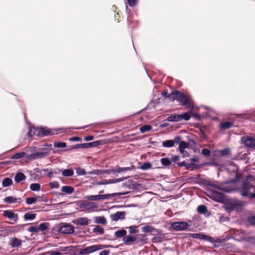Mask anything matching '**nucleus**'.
Here are the masks:
<instances>
[{"label": "nucleus", "instance_id": "1", "mask_svg": "<svg viewBox=\"0 0 255 255\" xmlns=\"http://www.w3.org/2000/svg\"><path fill=\"white\" fill-rule=\"evenodd\" d=\"M169 98L172 100H176L182 105H185L190 110L194 109L193 102L190 96L188 95L184 94L179 91L173 92L169 95Z\"/></svg>", "mask_w": 255, "mask_h": 255}, {"label": "nucleus", "instance_id": "2", "mask_svg": "<svg viewBox=\"0 0 255 255\" xmlns=\"http://www.w3.org/2000/svg\"><path fill=\"white\" fill-rule=\"evenodd\" d=\"M25 150L26 152H31V154L27 155V159L30 161L43 158L49 153V149L45 147L37 148L35 146H31L26 148Z\"/></svg>", "mask_w": 255, "mask_h": 255}, {"label": "nucleus", "instance_id": "3", "mask_svg": "<svg viewBox=\"0 0 255 255\" xmlns=\"http://www.w3.org/2000/svg\"><path fill=\"white\" fill-rule=\"evenodd\" d=\"M210 186L226 192H231L238 189V183L234 180L226 182L222 185L210 183Z\"/></svg>", "mask_w": 255, "mask_h": 255}, {"label": "nucleus", "instance_id": "4", "mask_svg": "<svg viewBox=\"0 0 255 255\" xmlns=\"http://www.w3.org/2000/svg\"><path fill=\"white\" fill-rule=\"evenodd\" d=\"M241 195L251 199L255 198V185L248 182H244L240 189Z\"/></svg>", "mask_w": 255, "mask_h": 255}, {"label": "nucleus", "instance_id": "5", "mask_svg": "<svg viewBox=\"0 0 255 255\" xmlns=\"http://www.w3.org/2000/svg\"><path fill=\"white\" fill-rule=\"evenodd\" d=\"M127 193V192H119L113 193L111 194L90 195L87 196L86 198L90 201H98L105 200L109 196L115 197L117 196H121L126 195Z\"/></svg>", "mask_w": 255, "mask_h": 255}, {"label": "nucleus", "instance_id": "6", "mask_svg": "<svg viewBox=\"0 0 255 255\" xmlns=\"http://www.w3.org/2000/svg\"><path fill=\"white\" fill-rule=\"evenodd\" d=\"M80 207L85 211L95 212L98 211V206L95 202L84 201L80 203Z\"/></svg>", "mask_w": 255, "mask_h": 255}, {"label": "nucleus", "instance_id": "7", "mask_svg": "<svg viewBox=\"0 0 255 255\" xmlns=\"http://www.w3.org/2000/svg\"><path fill=\"white\" fill-rule=\"evenodd\" d=\"M105 245H96L88 247L86 248L81 250L79 252L80 255H85L93 253L95 251H99L106 248Z\"/></svg>", "mask_w": 255, "mask_h": 255}, {"label": "nucleus", "instance_id": "8", "mask_svg": "<svg viewBox=\"0 0 255 255\" xmlns=\"http://www.w3.org/2000/svg\"><path fill=\"white\" fill-rule=\"evenodd\" d=\"M171 227L175 230L182 231L186 230L188 228L189 225L185 222H176L173 223Z\"/></svg>", "mask_w": 255, "mask_h": 255}, {"label": "nucleus", "instance_id": "9", "mask_svg": "<svg viewBox=\"0 0 255 255\" xmlns=\"http://www.w3.org/2000/svg\"><path fill=\"white\" fill-rule=\"evenodd\" d=\"M3 217L7 218L8 219L13 221L14 222H17L18 220V215L14 213L11 210H5L3 212Z\"/></svg>", "mask_w": 255, "mask_h": 255}, {"label": "nucleus", "instance_id": "10", "mask_svg": "<svg viewBox=\"0 0 255 255\" xmlns=\"http://www.w3.org/2000/svg\"><path fill=\"white\" fill-rule=\"evenodd\" d=\"M242 140L244 142L245 144L248 147H255V138L252 137H243Z\"/></svg>", "mask_w": 255, "mask_h": 255}, {"label": "nucleus", "instance_id": "11", "mask_svg": "<svg viewBox=\"0 0 255 255\" xmlns=\"http://www.w3.org/2000/svg\"><path fill=\"white\" fill-rule=\"evenodd\" d=\"M40 136H44L55 134V129L40 128Z\"/></svg>", "mask_w": 255, "mask_h": 255}, {"label": "nucleus", "instance_id": "12", "mask_svg": "<svg viewBox=\"0 0 255 255\" xmlns=\"http://www.w3.org/2000/svg\"><path fill=\"white\" fill-rule=\"evenodd\" d=\"M40 128H31L27 133L29 137H33L34 135L40 136Z\"/></svg>", "mask_w": 255, "mask_h": 255}, {"label": "nucleus", "instance_id": "13", "mask_svg": "<svg viewBox=\"0 0 255 255\" xmlns=\"http://www.w3.org/2000/svg\"><path fill=\"white\" fill-rule=\"evenodd\" d=\"M4 202L7 204H13L16 202H20L21 198H16L12 196H7L3 199Z\"/></svg>", "mask_w": 255, "mask_h": 255}, {"label": "nucleus", "instance_id": "14", "mask_svg": "<svg viewBox=\"0 0 255 255\" xmlns=\"http://www.w3.org/2000/svg\"><path fill=\"white\" fill-rule=\"evenodd\" d=\"M9 245L12 248H17L21 246V241L16 237H13L10 239Z\"/></svg>", "mask_w": 255, "mask_h": 255}, {"label": "nucleus", "instance_id": "15", "mask_svg": "<svg viewBox=\"0 0 255 255\" xmlns=\"http://www.w3.org/2000/svg\"><path fill=\"white\" fill-rule=\"evenodd\" d=\"M233 125L234 122H223L220 123L219 127L222 130H226L231 128Z\"/></svg>", "mask_w": 255, "mask_h": 255}, {"label": "nucleus", "instance_id": "16", "mask_svg": "<svg viewBox=\"0 0 255 255\" xmlns=\"http://www.w3.org/2000/svg\"><path fill=\"white\" fill-rule=\"evenodd\" d=\"M136 240V238L135 237L128 235L124 237L123 241L125 244L129 245L131 243L135 242Z\"/></svg>", "mask_w": 255, "mask_h": 255}, {"label": "nucleus", "instance_id": "17", "mask_svg": "<svg viewBox=\"0 0 255 255\" xmlns=\"http://www.w3.org/2000/svg\"><path fill=\"white\" fill-rule=\"evenodd\" d=\"M94 220V222L97 224L104 225L107 224V220L104 216H95Z\"/></svg>", "mask_w": 255, "mask_h": 255}, {"label": "nucleus", "instance_id": "18", "mask_svg": "<svg viewBox=\"0 0 255 255\" xmlns=\"http://www.w3.org/2000/svg\"><path fill=\"white\" fill-rule=\"evenodd\" d=\"M26 178L25 175L22 172H18L16 174L14 177V181L16 183H19L20 182L24 180Z\"/></svg>", "mask_w": 255, "mask_h": 255}, {"label": "nucleus", "instance_id": "19", "mask_svg": "<svg viewBox=\"0 0 255 255\" xmlns=\"http://www.w3.org/2000/svg\"><path fill=\"white\" fill-rule=\"evenodd\" d=\"M181 115H174L169 116L167 118V120L169 122H179L181 121Z\"/></svg>", "mask_w": 255, "mask_h": 255}, {"label": "nucleus", "instance_id": "20", "mask_svg": "<svg viewBox=\"0 0 255 255\" xmlns=\"http://www.w3.org/2000/svg\"><path fill=\"white\" fill-rule=\"evenodd\" d=\"M90 220L86 217H81L77 220L78 224L82 226L88 225L90 223Z\"/></svg>", "mask_w": 255, "mask_h": 255}, {"label": "nucleus", "instance_id": "21", "mask_svg": "<svg viewBox=\"0 0 255 255\" xmlns=\"http://www.w3.org/2000/svg\"><path fill=\"white\" fill-rule=\"evenodd\" d=\"M27 155H28L26 152H18L14 155H13L11 157V159H17L21 158L23 157H26L27 158Z\"/></svg>", "mask_w": 255, "mask_h": 255}, {"label": "nucleus", "instance_id": "22", "mask_svg": "<svg viewBox=\"0 0 255 255\" xmlns=\"http://www.w3.org/2000/svg\"><path fill=\"white\" fill-rule=\"evenodd\" d=\"M189 146V143L186 142L184 141H181L180 142L179 147H178L179 152H183V150H184L185 148H188Z\"/></svg>", "mask_w": 255, "mask_h": 255}, {"label": "nucleus", "instance_id": "23", "mask_svg": "<svg viewBox=\"0 0 255 255\" xmlns=\"http://www.w3.org/2000/svg\"><path fill=\"white\" fill-rule=\"evenodd\" d=\"M125 215V212H117L112 215V219L115 221H118L119 219L124 218Z\"/></svg>", "mask_w": 255, "mask_h": 255}, {"label": "nucleus", "instance_id": "24", "mask_svg": "<svg viewBox=\"0 0 255 255\" xmlns=\"http://www.w3.org/2000/svg\"><path fill=\"white\" fill-rule=\"evenodd\" d=\"M12 184V180L10 178H4L2 181V185L3 187H8Z\"/></svg>", "mask_w": 255, "mask_h": 255}, {"label": "nucleus", "instance_id": "25", "mask_svg": "<svg viewBox=\"0 0 255 255\" xmlns=\"http://www.w3.org/2000/svg\"><path fill=\"white\" fill-rule=\"evenodd\" d=\"M132 169V167H118L114 169H113V172L115 173H120L122 172H126L128 170H130Z\"/></svg>", "mask_w": 255, "mask_h": 255}, {"label": "nucleus", "instance_id": "26", "mask_svg": "<svg viewBox=\"0 0 255 255\" xmlns=\"http://www.w3.org/2000/svg\"><path fill=\"white\" fill-rule=\"evenodd\" d=\"M74 232V228L73 226L67 224H65V234H71Z\"/></svg>", "mask_w": 255, "mask_h": 255}, {"label": "nucleus", "instance_id": "27", "mask_svg": "<svg viewBox=\"0 0 255 255\" xmlns=\"http://www.w3.org/2000/svg\"><path fill=\"white\" fill-rule=\"evenodd\" d=\"M127 234V231L124 229L117 231L115 232V235L117 238H120L121 237H125Z\"/></svg>", "mask_w": 255, "mask_h": 255}, {"label": "nucleus", "instance_id": "28", "mask_svg": "<svg viewBox=\"0 0 255 255\" xmlns=\"http://www.w3.org/2000/svg\"><path fill=\"white\" fill-rule=\"evenodd\" d=\"M88 144H86V143H80V144H77L75 145H73L70 147L69 148H68L66 149V150L68 149H75V148H87V145Z\"/></svg>", "mask_w": 255, "mask_h": 255}, {"label": "nucleus", "instance_id": "29", "mask_svg": "<svg viewBox=\"0 0 255 255\" xmlns=\"http://www.w3.org/2000/svg\"><path fill=\"white\" fill-rule=\"evenodd\" d=\"M93 232L95 233H97L100 235H102L104 234V230L101 226L99 225H96L95 226V228L93 229Z\"/></svg>", "mask_w": 255, "mask_h": 255}, {"label": "nucleus", "instance_id": "30", "mask_svg": "<svg viewBox=\"0 0 255 255\" xmlns=\"http://www.w3.org/2000/svg\"><path fill=\"white\" fill-rule=\"evenodd\" d=\"M49 226V223H42L39 224V226L38 227V231H45Z\"/></svg>", "mask_w": 255, "mask_h": 255}, {"label": "nucleus", "instance_id": "31", "mask_svg": "<svg viewBox=\"0 0 255 255\" xmlns=\"http://www.w3.org/2000/svg\"><path fill=\"white\" fill-rule=\"evenodd\" d=\"M162 145L165 147H173L174 144L172 140H167L162 142Z\"/></svg>", "mask_w": 255, "mask_h": 255}, {"label": "nucleus", "instance_id": "32", "mask_svg": "<svg viewBox=\"0 0 255 255\" xmlns=\"http://www.w3.org/2000/svg\"><path fill=\"white\" fill-rule=\"evenodd\" d=\"M30 189L33 191H38L40 189V185L38 183H32L30 185Z\"/></svg>", "mask_w": 255, "mask_h": 255}, {"label": "nucleus", "instance_id": "33", "mask_svg": "<svg viewBox=\"0 0 255 255\" xmlns=\"http://www.w3.org/2000/svg\"><path fill=\"white\" fill-rule=\"evenodd\" d=\"M151 128V126L146 125L141 127L139 130L141 133H144L150 130Z\"/></svg>", "mask_w": 255, "mask_h": 255}, {"label": "nucleus", "instance_id": "34", "mask_svg": "<svg viewBox=\"0 0 255 255\" xmlns=\"http://www.w3.org/2000/svg\"><path fill=\"white\" fill-rule=\"evenodd\" d=\"M141 229H142V231L143 232L148 233L152 232L153 231V230H154V228L150 226L147 225L144 227H143L141 228Z\"/></svg>", "mask_w": 255, "mask_h": 255}, {"label": "nucleus", "instance_id": "35", "mask_svg": "<svg viewBox=\"0 0 255 255\" xmlns=\"http://www.w3.org/2000/svg\"><path fill=\"white\" fill-rule=\"evenodd\" d=\"M197 211L201 214H205L207 212V209L205 206L200 205L197 208Z\"/></svg>", "mask_w": 255, "mask_h": 255}, {"label": "nucleus", "instance_id": "36", "mask_svg": "<svg viewBox=\"0 0 255 255\" xmlns=\"http://www.w3.org/2000/svg\"><path fill=\"white\" fill-rule=\"evenodd\" d=\"M36 214L33 213H26L24 215V219L26 220H32L35 218Z\"/></svg>", "mask_w": 255, "mask_h": 255}, {"label": "nucleus", "instance_id": "37", "mask_svg": "<svg viewBox=\"0 0 255 255\" xmlns=\"http://www.w3.org/2000/svg\"><path fill=\"white\" fill-rule=\"evenodd\" d=\"M180 115H181V121H182V120L188 121L190 120L191 118L190 113L188 112L185 113L183 114H180Z\"/></svg>", "mask_w": 255, "mask_h": 255}, {"label": "nucleus", "instance_id": "38", "mask_svg": "<svg viewBox=\"0 0 255 255\" xmlns=\"http://www.w3.org/2000/svg\"><path fill=\"white\" fill-rule=\"evenodd\" d=\"M86 143V144H88L86 146H87V148H90L91 147H95V146L99 145L100 144V141H96L94 142H90V143Z\"/></svg>", "mask_w": 255, "mask_h": 255}, {"label": "nucleus", "instance_id": "39", "mask_svg": "<svg viewBox=\"0 0 255 255\" xmlns=\"http://www.w3.org/2000/svg\"><path fill=\"white\" fill-rule=\"evenodd\" d=\"M74 191V188L71 186H65V194H70Z\"/></svg>", "mask_w": 255, "mask_h": 255}, {"label": "nucleus", "instance_id": "40", "mask_svg": "<svg viewBox=\"0 0 255 255\" xmlns=\"http://www.w3.org/2000/svg\"><path fill=\"white\" fill-rule=\"evenodd\" d=\"M190 236L193 238L204 239L205 235L201 234L194 233L191 234Z\"/></svg>", "mask_w": 255, "mask_h": 255}, {"label": "nucleus", "instance_id": "41", "mask_svg": "<svg viewBox=\"0 0 255 255\" xmlns=\"http://www.w3.org/2000/svg\"><path fill=\"white\" fill-rule=\"evenodd\" d=\"M152 167V165L148 162L144 163L140 166V168L143 170H147L151 168Z\"/></svg>", "mask_w": 255, "mask_h": 255}, {"label": "nucleus", "instance_id": "42", "mask_svg": "<svg viewBox=\"0 0 255 255\" xmlns=\"http://www.w3.org/2000/svg\"><path fill=\"white\" fill-rule=\"evenodd\" d=\"M37 200V198L35 197H29L26 199V203L28 205L34 203Z\"/></svg>", "mask_w": 255, "mask_h": 255}, {"label": "nucleus", "instance_id": "43", "mask_svg": "<svg viewBox=\"0 0 255 255\" xmlns=\"http://www.w3.org/2000/svg\"><path fill=\"white\" fill-rule=\"evenodd\" d=\"M161 162L163 165L167 166L170 164L171 162L168 158H163L161 159Z\"/></svg>", "mask_w": 255, "mask_h": 255}, {"label": "nucleus", "instance_id": "44", "mask_svg": "<svg viewBox=\"0 0 255 255\" xmlns=\"http://www.w3.org/2000/svg\"><path fill=\"white\" fill-rule=\"evenodd\" d=\"M219 152L221 155L224 156H228L230 153V149L228 148L222 149L220 150Z\"/></svg>", "mask_w": 255, "mask_h": 255}, {"label": "nucleus", "instance_id": "45", "mask_svg": "<svg viewBox=\"0 0 255 255\" xmlns=\"http://www.w3.org/2000/svg\"><path fill=\"white\" fill-rule=\"evenodd\" d=\"M137 226H130L127 228L129 229V232L130 234H135L138 233V230H136Z\"/></svg>", "mask_w": 255, "mask_h": 255}, {"label": "nucleus", "instance_id": "46", "mask_svg": "<svg viewBox=\"0 0 255 255\" xmlns=\"http://www.w3.org/2000/svg\"><path fill=\"white\" fill-rule=\"evenodd\" d=\"M43 171L45 173V175H47L48 177L53 176L54 173L51 169H44Z\"/></svg>", "mask_w": 255, "mask_h": 255}, {"label": "nucleus", "instance_id": "47", "mask_svg": "<svg viewBox=\"0 0 255 255\" xmlns=\"http://www.w3.org/2000/svg\"><path fill=\"white\" fill-rule=\"evenodd\" d=\"M74 173L72 169H65V176H71Z\"/></svg>", "mask_w": 255, "mask_h": 255}, {"label": "nucleus", "instance_id": "48", "mask_svg": "<svg viewBox=\"0 0 255 255\" xmlns=\"http://www.w3.org/2000/svg\"><path fill=\"white\" fill-rule=\"evenodd\" d=\"M49 185L51 188H58L59 186V183L56 181L50 183Z\"/></svg>", "mask_w": 255, "mask_h": 255}, {"label": "nucleus", "instance_id": "49", "mask_svg": "<svg viewBox=\"0 0 255 255\" xmlns=\"http://www.w3.org/2000/svg\"><path fill=\"white\" fill-rule=\"evenodd\" d=\"M28 231L30 232L38 233V227L30 226L28 228Z\"/></svg>", "mask_w": 255, "mask_h": 255}, {"label": "nucleus", "instance_id": "50", "mask_svg": "<svg viewBox=\"0 0 255 255\" xmlns=\"http://www.w3.org/2000/svg\"><path fill=\"white\" fill-rule=\"evenodd\" d=\"M76 172L79 175H84L86 174L85 171L82 168H78L76 170Z\"/></svg>", "mask_w": 255, "mask_h": 255}, {"label": "nucleus", "instance_id": "51", "mask_svg": "<svg viewBox=\"0 0 255 255\" xmlns=\"http://www.w3.org/2000/svg\"><path fill=\"white\" fill-rule=\"evenodd\" d=\"M202 154L205 156H209L210 155V151L208 149H203L202 150Z\"/></svg>", "mask_w": 255, "mask_h": 255}, {"label": "nucleus", "instance_id": "52", "mask_svg": "<svg viewBox=\"0 0 255 255\" xmlns=\"http://www.w3.org/2000/svg\"><path fill=\"white\" fill-rule=\"evenodd\" d=\"M128 4L130 6H134L136 5L138 0H127Z\"/></svg>", "mask_w": 255, "mask_h": 255}, {"label": "nucleus", "instance_id": "53", "mask_svg": "<svg viewBox=\"0 0 255 255\" xmlns=\"http://www.w3.org/2000/svg\"><path fill=\"white\" fill-rule=\"evenodd\" d=\"M174 142V144H175V143H176V144H180V142L181 141V137L179 136H176L174 139L173 140H172Z\"/></svg>", "mask_w": 255, "mask_h": 255}, {"label": "nucleus", "instance_id": "54", "mask_svg": "<svg viewBox=\"0 0 255 255\" xmlns=\"http://www.w3.org/2000/svg\"><path fill=\"white\" fill-rule=\"evenodd\" d=\"M249 221L252 225L255 226V216H253L249 218Z\"/></svg>", "mask_w": 255, "mask_h": 255}, {"label": "nucleus", "instance_id": "55", "mask_svg": "<svg viewBox=\"0 0 255 255\" xmlns=\"http://www.w3.org/2000/svg\"><path fill=\"white\" fill-rule=\"evenodd\" d=\"M54 145L55 147H64V142H55Z\"/></svg>", "mask_w": 255, "mask_h": 255}, {"label": "nucleus", "instance_id": "56", "mask_svg": "<svg viewBox=\"0 0 255 255\" xmlns=\"http://www.w3.org/2000/svg\"><path fill=\"white\" fill-rule=\"evenodd\" d=\"M70 141H80L82 140L80 137H72L69 139Z\"/></svg>", "mask_w": 255, "mask_h": 255}, {"label": "nucleus", "instance_id": "57", "mask_svg": "<svg viewBox=\"0 0 255 255\" xmlns=\"http://www.w3.org/2000/svg\"><path fill=\"white\" fill-rule=\"evenodd\" d=\"M126 179H127V177H122V178H120L118 179H114L113 182H114V183H116L117 182H120L124 181Z\"/></svg>", "mask_w": 255, "mask_h": 255}, {"label": "nucleus", "instance_id": "58", "mask_svg": "<svg viewBox=\"0 0 255 255\" xmlns=\"http://www.w3.org/2000/svg\"><path fill=\"white\" fill-rule=\"evenodd\" d=\"M61 253L57 251H52L49 253V255H60Z\"/></svg>", "mask_w": 255, "mask_h": 255}, {"label": "nucleus", "instance_id": "59", "mask_svg": "<svg viewBox=\"0 0 255 255\" xmlns=\"http://www.w3.org/2000/svg\"><path fill=\"white\" fill-rule=\"evenodd\" d=\"M110 254L109 250H104L100 253V255H108Z\"/></svg>", "mask_w": 255, "mask_h": 255}, {"label": "nucleus", "instance_id": "60", "mask_svg": "<svg viewBox=\"0 0 255 255\" xmlns=\"http://www.w3.org/2000/svg\"><path fill=\"white\" fill-rule=\"evenodd\" d=\"M114 182V179H110V180L107 181L105 182H101V183H99V184H106L114 183V182Z\"/></svg>", "mask_w": 255, "mask_h": 255}, {"label": "nucleus", "instance_id": "61", "mask_svg": "<svg viewBox=\"0 0 255 255\" xmlns=\"http://www.w3.org/2000/svg\"><path fill=\"white\" fill-rule=\"evenodd\" d=\"M172 159L174 162L179 160V157L178 155H173Z\"/></svg>", "mask_w": 255, "mask_h": 255}, {"label": "nucleus", "instance_id": "62", "mask_svg": "<svg viewBox=\"0 0 255 255\" xmlns=\"http://www.w3.org/2000/svg\"><path fill=\"white\" fill-rule=\"evenodd\" d=\"M94 136L92 135L88 136L85 137L84 140L86 141H90L93 140Z\"/></svg>", "mask_w": 255, "mask_h": 255}, {"label": "nucleus", "instance_id": "63", "mask_svg": "<svg viewBox=\"0 0 255 255\" xmlns=\"http://www.w3.org/2000/svg\"><path fill=\"white\" fill-rule=\"evenodd\" d=\"M194 165L195 164L192 163H186L185 167H186L187 169H189L190 168H192Z\"/></svg>", "mask_w": 255, "mask_h": 255}, {"label": "nucleus", "instance_id": "64", "mask_svg": "<svg viewBox=\"0 0 255 255\" xmlns=\"http://www.w3.org/2000/svg\"><path fill=\"white\" fill-rule=\"evenodd\" d=\"M182 155L183 157H188L189 156V153L187 151H185V150H183V152H180Z\"/></svg>", "mask_w": 255, "mask_h": 255}]
</instances>
